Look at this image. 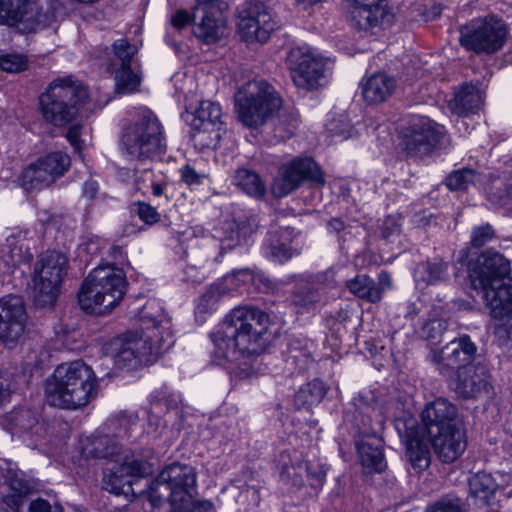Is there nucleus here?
<instances>
[{"label":"nucleus","mask_w":512,"mask_h":512,"mask_svg":"<svg viewBox=\"0 0 512 512\" xmlns=\"http://www.w3.org/2000/svg\"><path fill=\"white\" fill-rule=\"evenodd\" d=\"M221 11L220 0H196L193 18L202 13L201 22L195 27V35L206 43L217 41L223 34V24L217 18Z\"/></svg>","instance_id":"b1692460"},{"label":"nucleus","mask_w":512,"mask_h":512,"mask_svg":"<svg viewBox=\"0 0 512 512\" xmlns=\"http://www.w3.org/2000/svg\"><path fill=\"white\" fill-rule=\"evenodd\" d=\"M221 107L211 101H202L192 113L191 140L199 149L215 148L221 139L223 122Z\"/></svg>","instance_id":"4468645a"},{"label":"nucleus","mask_w":512,"mask_h":512,"mask_svg":"<svg viewBox=\"0 0 512 512\" xmlns=\"http://www.w3.org/2000/svg\"><path fill=\"white\" fill-rule=\"evenodd\" d=\"M141 332H127L106 345V353L121 368L150 365L174 345L170 318L160 303L149 300L139 312Z\"/></svg>","instance_id":"f257e3e1"},{"label":"nucleus","mask_w":512,"mask_h":512,"mask_svg":"<svg viewBox=\"0 0 512 512\" xmlns=\"http://www.w3.org/2000/svg\"><path fill=\"white\" fill-rule=\"evenodd\" d=\"M113 52L114 60L110 64V70L131 67L132 58L136 54L137 49L126 40L120 39L114 42Z\"/></svg>","instance_id":"c03bdc74"},{"label":"nucleus","mask_w":512,"mask_h":512,"mask_svg":"<svg viewBox=\"0 0 512 512\" xmlns=\"http://www.w3.org/2000/svg\"><path fill=\"white\" fill-rule=\"evenodd\" d=\"M454 391L463 398H477L492 389L490 374L485 365L473 363L464 365L456 372Z\"/></svg>","instance_id":"412c9836"},{"label":"nucleus","mask_w":512,"mask_h":512,"mask_svg":"<svg viewBox=\"0 0 512 512\" xmlns=\"http://www.w3.org/2000/svg\"><path fill=\"white\" fill-rule=\"evenodd\" d=\"M146 512H155L168 500L172 512H214L210 501H198L197 473L188 464L172 463L164 467L149 489L140 492Z\"/></svg>","instance_id":"7ed1b4c3"},{"label":"nucleus","mask_w":512,"mask_h":512,"mask_svg":"<svg viewBox=\"0 0 512 512\" xmlns=\"http://www.w3.org/2000/svg\"><path fill=\"white\" fill-rule=\"evenodd\" d=\"M232 184L255 199L266 194V185L258 173L247 168H238L232 176Z\"/></svg>","instance_id":"473e14b6"},{"label":"nucleus","mask_w":512,"mask_h":512,"mask_svg":"<svg viewBox=\"0 0 512 512\" xmlns=\"http://www.w3.org/2000/svg\"><path fill=\"white\" fill-rule=\"evenodd\" d=\"M219 295L217 289L209 288L199 299L196 307V313H208L216 308Z\"/></svg>","instance_id":"5fc2aeb1"},{"label":"nucleus","mask_w":512,"mask_h":512,"mask_svg":"<svg viewBox=\"0 0 512 512\" xmlns=\"http://www.w3.org/2000/svg\"><path fill=\"white\" fill-rule=\"evenodd\" d=\"M27 314L23 301L9 295L0 299V340L16 342L25 331Z\"/></svg>","instance_id":"6ab92c4d"},{"label":"nucleus","mask_w":512,"mask_h":512,"mask_svg":"<svg viewBox=\"0 0 512 512\" xmlns=\"http://www.w3.org/2000/svg\"><path fill=\"white\" fill-rule=\"evenodd\" d=\"M126 281L122 270L104 265L94 268L78 292L80 308L92 314H104L123 299Z\"/></svg>","instance_id":"6e6552de"},{"label":"nucleus","mask_w":512,"mask_h":512,"mask_svg":"<svg viewBox=\"0 0 512 512\" xmlns=\"http://www.w3.org/2000/svg\"><path fill=\"white\" fill-rule=\"evenodd\" d=\"M10 382L0 373V407L9 401Z\"/></svg>","instance_id":"338daca9"},{"label":"nucleus","mask_w":512,"mask_h":512,"mask_svg":"<svg viewBox=\"0 0 512 512\" xmlns=\"http://www.w3.org/2000/svg\"><path fill=\"white\" fill-rule=\"evenodd\" d=\"M397 87L394 77L385 73H375L362 84L363 99L369 104H377L388 100Z\"/></svg>","instance_id":"a878e982"},{"label":"nucleus","mask_w":512,"mask_h":512,"mask_svg":"<svg viewBox=\"0 0 512 512\" xmlns=\"http://www.w3.org/2000/svg\"><path fill=\"white\" fill-rule=\"evenodd\" d=\"M87 88L72 76L61 77L51 82L39 97L43 118L54 126L63 127L77 116H87Z\"/></svg>","instance_id":"0eeeda50"},{"label":"nucleus","mask_w":512,"mask_h":512,"mask_svg":"<svg viewBox=\"0 0 512 512\" xmlns=\"http://www.w3.org/2000/svg\"><path fill=\"white\" fill-rule=\"evenodd\" d=\"M253 285L256 289L263 293H269L274 290L273 283L261 272H255Z\"/></svg>","instance_id":"680f3d73"},{"label":"nucleus","mask_w":512,"mask_h":512,"mask_svg":"<svg viewBox=\"0 0 512 512\" xmlns=\"http://www.w3.org/2000/svg\"><path fill=\"white\" fill-rule=\"evenodd\" d=\"M401 233V222L398 216H387L381 224V235L383 238L392 241Z\"/></svg>","instance_id":"864d4df0"},{"label":"nucleus","mask_w":512,"mask_h":512,"mask_svg":"<svg viewBox=\"0 0 512 512\" xmlns=\"http://www.w3.org/2000/svg\"><path fill=\"white\" fill-rule=\"evenodd\" d=\"M42 167L53 177V183L68 170L70 157L63 152H52L38 159Z\"/></svg>","instance_id":"ea45409f"},{"label":"nucleus","mask_w":512,"mask_h":512,"mask_svg":"<svg viewBox=\"0 0 512 512\" xmlns=\"http://www.w3.org/2000/svg\"><path fill=\"white\" fill-rule=\"evenodd\" d=\"M191 21V16L188 11L179 9L171 18V23L175 28L181 29L187 26Z\"/></svg>","instance_id":"e2e57ef3"},{"label":"nucleus","mask_w":512,"mask_h":512,"mask_svg":"<svg viewBox=\"0 0 512 512\" xmlns=\"http://www.w3.org/2000/svg\"><path fill=\"white\" fill-rule=\"evenodd\" d=\"M287 64L294 84L306 91L325 86L331 77L333 62L309 47H295L287 56Z\"/></svg>","instance_id":"9b49d317"},{"label":"nucleus","mask_w":512,"mask_h":512,"mask_svg":"<svg viewBox=\"0 0 512 512\" xmlns=\"http://www.w3.org/2000/svg\"><path fill=\"white\" fill-rule=\"evenodd\" d=\"M289 235L288 230H284L279 236H271L263 248L265 256L279 263H284L291 259L297 253V250L293 249L286 242Z\"/></svg>","instance_id":"c9c22d12"},{"label":"nucleus","mask_w":512,"mask_h":512,"mask_svg":"<svg viewBox=\"0 0 512 512\" xmlns=\"http://www.w3.org/2000/svg\"><path fill=\"white\" fill-rule=\"evenodd\" d=\"M277 467L282 481L292 482L293 484L301 483L305 466L301 456L296 451H282L277 458Z\"/></svg>","instance_id":"72a5a7b5"},{"label":"nucleus","mask_w":512,"mask_h":512,"mask_svg":"<svg viewBox=\"0 0 512 512\" xmlns=\"http://www.w3.org/2000/svg\"><path fill=\"white\" fill-rule=\"evenodd\" d=\"M422 279L429 284L443 281L447 278V264L440 259L427 261L418 266Z\"/></svg>","instance_id":"49530a36"},{"label":"nucleus","mask_w":512,"mask_h":512,"mask_svg":"<svg viewBox=\"0 0 512 512\" xmlns=\"http://www.w3.org/2000/svg\"><path fill=\"white\" fill-rule=\"evenodd\" d=\"M97 386L95 372L82 360L62 363L45 382L46 401L61 409H81L95 399Z\"/></svg>","instance_id":"423d86ee"},{"label":"nucleus","mask_w":512,"mask_h":512,"mask_svg":"<svg viewBox=\"0 0 512 512\" xmlns=\"http://www.w3.org/2000/svg\"><path fill=\"white\" fill-rule=\"evenodd\" d=\"M498 484L491 474L478 472L469 479L470 496L478 507L490 506L494 503Z\"/></svg>","instance_id":"7c9ffc66"},{"label":"nucleus","mask_w":512,"mask_h":512,"mask_svg":"<svg viewBox=\"0 0 512 512\" xmlns=\"http://www.w3.org/2000/svg\"><path fill=\"white\" fill-rule=\"evenodd\" d=\"M476 346L468 336L451 340L441 350H431L430 360L438 366L439 373L451 377L452 372H459L464 365L473 364Z\"/></svg>","instance_id":"f3484780"},{"label":"nucleus","mask_w":512,"mask_h":512,"mask_svg":"<svg viewBox=\"0 0 512 512\" xmlns=\"http://www.w3.org/2000/svg\"><path fill=\"white\" fill-rule=\"evenodd\" d=\"M33 255L19 243L16 236L12 235L6 239V243L0 247V273H13L23 263H30Z\"/></svg>","instance_id":"cd10ccee"},{"label":"nucleus","mask_w":512,"mask_h":512,"mask_svg":"<svg viewBox=\"0 0 512 512\" xmlns=\"http://www.w3.org/2000/svg\"><path fill=\"white\" fill-rule=\"evenodd\" d=\"M120 148L130 160H152L163 155L167 143L157 116L147 109L139 112L137 118L124 127Z\"/></svg>","instance_id":"1a4fd4ad"},{"label":"nucleus","mask_w":512,"mask_h":512,"mask_svg":"<svg viewBox=\"0 0 512 512\" xmlns=\"http://www.w3.org/2000/svg\"><path fill=\"white\" fill-rule=\"evenodd\" d=\"M8 425L13 434L34 433L41 429L39 423V410L30 408H17L7 417Z\"/></svg>","instance_id":"2f4dec72"},{"label":"nucleus","mask_w":512,"mask_h":512,"mask_svg":"<svg viewBox=\"0 0 512 512\" xmlns=\"http://www.w3.org/2000/svg\"><path fill=\"white\" fill-rule=\"evenodd\" d=\"M350 127L351 126L347 122V117L345 115L334 117L326 124V129L332 136H340L342 138H347L349 136Z\"/></svg>","instance_id":"603ef678"},{"label":"nucleus","mask_w":512,"mask_h":512,"mask_svg":"<svg viewBox=\"0 0 512 512\" xmlns=\"http://www.w3.org/2000/svg\"><path fill=\"white\" fill-rule=\"evenodd\" d=\"M268 324V314L258 308H234L211 334L215 357L238 363L259 355L264 348L263 334Z\"/></svg>","instance_id":"f03ea898"},{"label":"nucleus","mask_w":512,"mask_h":512,"mask_svg":"<svg viewBox=\"0 0 512 512\" xmlns=\"http://www.w3.org/2000/svg\"><path fill=\"white\" fill-rule=\"evenodd\" d=\"M313 343L307 340L293 339L287 349L288 360L299 368H305L312 360Z\"/></svg>","instance_id":"79ce46f5"},{"label":"nucleus","mask_w":512,"mask_h":512,"mask_svg":"<svg viewBox=\"0 0 512 512\" xmlns=\"http://www.w3.org/2000/svg\"><path fill=\"white\" fill-rule=\"evenodd\" d=\"M478 174L470 168H463L451 172L445 179L446 186L452 191L467 190L470 185L475 184Z\"/></svg>","instance_id":"37998d69"},{"label":"nucleus","mask_w":512,"mask_h":512,"mask_svg":"<svg viewBox=\"0 0 512 512\" xmlns=\"http://www.w3.org/2000/svg\"><path fill=\"white\" fill-rule=\"evenodd\" d=\"M29 0H0V25L15 26L32 10Z\"/></svg>","instance_id":"f704fd0d"},{"label":"nucleus","mask_w":512,"mask_h":512,"mask_svg":"<svg viewBox=\"0 0 512 512\" xmlns=\"http://www.w3.org/2000/svg\"><path fill=\"white\" fill-rule=\"evenodd\" d=\"M180 175L183 182L187 185H199L202 183L205 175L203 173H199L189 164L184 165L180 169Z\"/></svg>","instance_id":"bf43d9fd"},{"label":"nucleus","mask_w":512,"mask_h":512,"mask_svg":"<svg viewBox=\"0 0 512 512\" xmlns=\"http://www.w3.org/2000/svg\"><path fill=\"white\" fill-rule=\"evenodd\" d=\"M421 421L428 435L463 425L458 407L443 397L425 405L421 412Z\"/></svg>","instance_id":"a211bd4d"},{"label":"nucleus","mask_w":512,"mask_h":512,"mask_svg":"<svg viewBox=\"0 0 512 512\" xmlns=\"http://www.w3.org/2000/svg\"><path fill=\"white\" fill-rule=\"evenodd\" d=\"M115 73V90L119 94H129L138 90L141 77L129 68H117L112 70Z\"/></svg>","instance_id":"a19ab883"},{"label":"nucleus","mask_w":512,"mask_h":512,"mask_svg":"<svg viewBox=\"0 0 512 512\" xmlns=\"http://www.w3.org/2000/svg\"><path fill=\"white\" fill-rule=\"evenodd\" d=\"M0 68L7 73H19L28 68V58L23 54L7 53L0 56Z\"/></svg>","instance_id":"09e8293b"},{"label":"nucleus","mask_w":512,"mask_h":512,"mask_svg":"<svg viewBox=\"0 0 512 512\" xmlns=\"http://www.w3.org/2000/svg\"><path fill=\"white\" fill-rule=\"evenodd\" d=\"M351 20L360 30H369L390 25L393 14L387 0H355L351 9Z\"/></svg>","instance_id":"4be33fe9"},{"label":"nucleus","mask_w":512,"mask_h":512,"mask_svg":"<svg viewBox=\"0 0 512 512\" xmlns=\"http://www.w3.org/2000/svg\"><path fill=\"white\" fill-rule=\"evenodd\" d=\"M510 272V261L493 250L482 252L469 266L473 287L483 291L490 314L497 320L512 319V283H502Z\"/></svg>","instance_id":"39448f33"},{"label":"nucleus","mask_w":512,"mask_h":512,"mask_svg":"<svg viewBox=\"0 0 512 512\" xmlns=\"http://www.w3.org/2000/svg\"><path fill=\"white\" fill-rule=\"evenodd\" d=\"M406 456L413 469L418 472L427 469L430 465L431 455L426 444L420 442L411 443L407 447Z\"/></svg>","instance_id":"a18cd8bd"},{"label":"nucleus","mask_w":512,"mask_h":512,"mask_svg":"<svg viewBox=\"0 0 512 512\" xmlns=\"http://www.w3.org/2000/svg\"><path fill=\"white\" fill-rule=\"evenodd\" d=\"M137 214L139 218L148 225H153L160 220V214L155 207L145 202L137 204Z\"/></svg>","instance_id":"6e6d98bb"},{"label":"nucleus","mask_w":512,"mask_h":512,"mask_svg":"<svg viewBox=\"0 0 512 512\" xmlns=\"http://www.w3.org/2000/svg\"><path fill=\"white\" fill-rule=\"evenodd\" d=\"M428 436L435 454L443 463L454 462L467 447V437L463 425Z\"/></svg>","instance_id":"5701e85b"},{"label":"nucleus","mask_w":512,"mask_h":512,"mask_svg":"<svg viewBox=\"0 0 512 512\" xmlns=\"http://www.w3.org/2000/svg\"><path fill=\"white\" fill-rule=\"evenodd\" d=\"M483 104V92L474 83H464L449 101V109L459 116L477 112Z\"/></svg>","instance_id":"bb28decb"},{"label":"nucleus","mask_w":512,"mask_h":512,"mask_svg":"<svg viewBox=\"0 0 512 512\" xmlns=\"http://www.w3.org/2000/svg\"><path fill=\"white\" fill-rule=\"evenodd\" d=\"M234 99L239 121L250 128L264 124L281 106L274 88L262 79L244 83Z\"/></svg>","instance_id":"9d476101"},{"label":"nucleus","mask_w":512,"mask_h":512,"mask_svg":"<svg viewBox=\"0 0 512 512\" xmlns=\"http://www.w3.org/2000/svg\"><path fill=\"white\" fill-rule=\"evenodd\" d=\"M276 28L272 10L262 1L245 3L238 22L239 33L245 41L265 43Z\"/></svg>","instance_id":"2eb2a0df"},{"label":"nucleus","mask_w":512,"mask_h":512,"mask_svg":"<svg viewBox=\"0 0 512 512\" xmlns=\"http://www.w3.org/2000/svg\"><path fill=\"white\" fill-rule=\"evenodd\" d=\"M81 455L85 459H111V466L104 474L103 484L106 490L114 494L135 493L132 484L134 478L149 475L150 464L140 460L134 454L120 453V445L115 436L91 435L79 441Z\"/></svg>","instance_id":"20e7f679"},{"label":"nucleus","mask_w":512,"mask_h":512,"mask_svg":"<svg viewBox=\"0 0 512 512\" xmlns=\"http://www.w3.org/2000/svg\"><path fill=\"white\" fill-rule=\"evenodd\" d=\"M155 179V175L151 169H143L141 171H137L135 175V183L137 189L145 193Z\"/></svg>","instance_id":"052dcab7"},{"label":"nucleus","mask_w":512,"mask_h":512,"mask_svg":"<svg viewBox=\"0 0 512 512\" xmlns=\"http://www.w3.org/2000/svg\"><path fill=\"white\" fill-rule=\"evenodd\" d=\"M330 275L331 271H326L300 280L292 294L293 304L300 307H309L319 302L321 293L318 285L326 282Z\"/></svg>","instance_id":"c85d7f7f"},{"label":"nucleus","mask_w":512,"mask_h":512,"mask_svg":"<svg viewBox=\"0 0 512 512\" xmlns=\"http://www.w3.org/2000/svg\"><path fill=\"white\" fill-rule=\"evenodd\" d=\"M323 184L324 177L311 158H296L281 166L272 191L276 197H284L295 191L304 181Z\"/></svg>","instance_id":"dca6fc26"},{"label":"nucleus","mask_w":512,"mask_h":512,"mask_svg":"<svg viewBox=\"0 0 512 512\" xmlns=\"http://www.w3.org/2000/svg\"><path fill=\"white\" fill-rule=\"evenodd\" d=\"M255 272L250 269H240L233 273V278L242 283L243 285L252 284L254 281Z\"/></svg>","instance_id":"69168bd1"},{"label":"nucleus","mask_w":512,"mask_h":512,"mask_svg":"<svg viewBox=\"0 0 512 512\" xmlns=\"http://www.w3.org/2000/svg\"><path fill=\"white\" fill-rule=\"evenodd\" d=\"M7 483L13 491L20 495L29 494L36 487L34 480L28 478L22 471L14 472L8 476Z\"/></svg>","instance_id":"8fccbe9b"},{"label":"nucleus","mask_w":512,"mask_h":512,"mask_svg":"<svg viewBox=\"0 0 512 512\" xmlns=\"http://www.w3.org/2000/svg\"><path fill=\"white\" fill-rule=\"evenodd\" d=\"M347 288L355 296L371 303H376L382 298L381 289L372 278L364 274L347 281Z\"/></svg>","instance_id":"4c0bfd02"},{"label":"nucleus","mask_w":512,"mask_h":512,"mask_svg":"<svg viewBox=\"0 0 512 512\" xmlns=\"http://www.w3.org/2000/svg\"><path fill=\"white\" fill-rule=\"evenodd\" d=\"M255 225V219L247 216L227 220L221 227L223 233L221 237L222 248L232 249L241 244L253 233Z\"/></svg>","instance_id":"c756f323"},{"label":"nucleus","mask_w":512,"mask_h":512,"mask_svg":"<svg viewBox=\"0 0 512 512\" xmlns=\"http://www.w3.org/2000/svg\"><path fill=\"white\" fill-rule=\"evenodd\" d=\"M327 230L329 233L340 234L346 230V224L340 218H332L327 222Z\"/></svg>","instance_id":"774afa93"},{"label":"nucleus","mask_w":512,"mask_h":512,"mask_svg":"<svg viewBox=\"0 0 512 512\" xmlns=\"http://www.w3.org/2000/svg\"><path fill=\"white\" fill-rule=\"evenodd\" d=\"M495 236L494 228L489 223H485L472 229L470 242L473 247L479 248L491 242Z\"/></svg>","instance_id":"3c124183"},{"label":"nucleus","mask_w":512,"mask_h":512,"mask_svg":"<svg viewBox=\"0 0 512 512\" xmlns=\"http://www.w3.org/2000/svg\"><path fill=\"white\" fill-rule=\"evenodd\" d=\"M445 132L444 126L429 118H420L412 125L406 149L411 155H428L441 143Z\"/></svg>","instance_id":"aec40b11"},{"label":"nucleus","mask_w":512,"mask_h":512,"mask_svg":"<svg viewBox=\"0 0 512 512\" xmlns=\"http://www.w3.org/2000/svg\"><path fill=\"white\" fill-rule=\"evenodd\" d=\"M20 184L25 190H40L53 184V177L37 160L25 168L20 176Z\"/></svg>","instance_id":"e433bc0d"},{"label":"nucleus","mask_w":512,"mask_h":512,"mask_svg":"<svg viewBox=\"0 0 512 512\" xmlns=\"http://www.w3.org/2000/svg\"><path fill=\"white\" fill-rule=\"evenodd\" d=\"M61 504L55 502L50 504L46 499L38 497L33 499L28 505V512H62Z\"/></svg>","instance_id":"13d9d810"},{"label":"nucleus","mask_w":512,"mask_h":512,"mask_svg":"<svg viewBox=\"0 0 512 512\" xmlns=\"http://www.w3.org/2000/svg\"><path fill=\"white\" fill-rule=\"evenodd\" d=\"M67 140L78 153L81 152L80 126L74 125L66 133Z\"/></svg>","instance_id":"0e129e2a"},{"label":"nucleus","mask_w":512,"mask_h":512,"mask_svg":"<svg viewBox=\"0 0 512 512\" xmlns=\"http://www.w3.org/2000/svg\"><path fill=\"white\" fill-rule=\"evenodd\" d=\"M431 512H461V501L457 497H444L433 506Z\"/></svg>","instance_id":"4d7b16f0"},{"label":"nucleus","mask_w":512,"mask_h":512,"mask_svg":"<svg viewBox=\"0 0 512 512\" xmlns=\"http://www.w3.org/2000/svg\"><path fill=\"white\" fill-rule=\"evenodd\" d=\"M357 451L364 474L381 473L387 463L382 440L376 436H364L357 442Z\"/></svg>","instance_id":"393cba45"},{"label":"nucleus","mask_w":512,"mask_h":512,"mask_svg":"<svg viewBox=\"0 0 512 512\" xmlns=\"http://www.w3.org/2000/svg\"><path fill=\"white\" fill-rule=\"evenodd\" d=\"M68 259L57 251L47 252L35 269V303L42 308H52L57 300L60 285L67 272Z\"/></svg>","instance_id":"f8f14e48"},{"label":"nucleus","mask_w":512,"mask_h":512,"mask_svg":"<svg viewBox=\"0 0 512 512\" xmlns=\"http://www.w3.org/2000/svg\"><path fill=\"white\" fill-rule=\"evenodd\" d=\"M505 37V24L496 17L473 20L460 30L461 45L476 53H495L503 46Z\"/></svg>","instance_id":"ddd939ff"},{"label":"nucleus","mask_w":512,"mask_h":512,"mask_svg":"<svg viewBox=\"0 0 512 512\" xmlns=\"http://www.w3.org/2000/svg\"><path fill=\"white\" fill-rule=\"evenodd\" d=\"M447 322L444 319H432L422 327L423 337L431 344L441 343L442 337L447 330Z\"/></svg>","instance_id":"de8ad7c7"},{"label":"nucleus","mask_w":512,"mask_h":512,"mask_svg":"<svg viewBox=\"0 0 512 512\" xmlns=\"http://www.w3.org/2000/svg\"><path fill=\"white\" fill-rule=\"evenodd\" d=\"M326 390L319 380H313L303 385L295 394V404L301 408H309L313 405L319 404L324 396Z\"/></svg>","instance_id":"58836bf2"}]
</instances>
